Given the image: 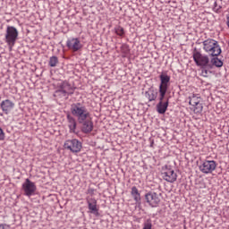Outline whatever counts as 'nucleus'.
I'll use <instances>...</instances> for the list:
<instances>
[{
  "label": "nucleus",
  "mask_w": 229,
  "mask_h": 229,
  "mask_svg": "<svg viewBox=\"0 0 229 229\" xmlns=\"http://www.w3.org/2000/svg\"><path fill=\"white\" fill-rule=\"evenodd\" d=\"M71 113L73 117H76L78 123L82 124V131L84 133H90L94 130V123L90 118V112L87 109V106L78 102L72 104L71 106Z\"/></svg>",
  "instance_id": "1"
},
{
  "label": "nucleus",
  "mask_w": 229,
  "mask_h": 229,
  "mask_svg": "<svg viewBox=\"0 0 229 229\" xmlns=\"http://www.w3.org/2000/svg\"><path fill=\"white\" fill-rule=\"evenodd\" d=\"M203 49L210 56H219L221 55V46L216 39L208 38L203 41Z\"/></svg>",
  "instance_id": "2"
},
{
  "label": "nucleus",
  "mask_w": 229,
  "mask_h": 229,
  "mask_svg": "<svg viewBox=\"0 0 229 229\" xmlns=\"http://www.w3.org/2000/svg\"><path fill=\"white\" fill-rule=\"evenodd\" d=\"M189 105L191 110H193L194 114H201L203 112V105L201 104V97L199 94H191L188 97Z\"/></svg>",
  "instance_id": "3"
},
{
  "label": "nucleus",
  "mask_w": 229,
  "mask_h": 229,
  "mask_svg": "<svg viewBox=\"0 0 229 229\" xmlns=\"http://www.w3.org/2000/svg\"><path fill=\"white\" fill-rule=\"evenodd\" d=\"M160 85H159V103H164L165 99V94L169 89V81H171V77L167 74L160 75Z\"/></svg>",
  "instance_id": "4"
},
{
  "label": "nucleus",
  "mask_w": 229,
  "mask_h": 229,
  "mask_svg": "<svg viewBox=\"0 0 229 229\" xmlns=\"http://www.w3.org/2000/svg\"><path fill=\"white\" fill-rule=\"evenodd\" d=\"M19 38V30L13 26H8L5 32V42L10 49L15 46L17 38Z\"/></svg>",
  "instance_id": "5"
},
{
  "label": "nucleus",
  "mask_w": 229,
  "mask_h": 229,
  "mask_svg": "<svg viewBox=\"0 0 229 229\" xmlns=\"http://www.w3.org/2000/svg\"><path fill=\"white\" fill-rule=\"evenodd\" d=\"M161 176L163 180L169 183H174L178 178V174L174 173V169L171 165H164L161 170Z\"/></svg>",
  "instance_id": "6"
},
{
  "label": "nucleus",
  "mask_w": 229,
  "mask_h": 229,
  "mask_svg": "<svg viewBox=\"0 0 229 229\" xmlns=\"http://www.w3.org/2000/svg\"><path fill=\"white\" fill-rule=\"evenodd\" d=\"M217 167V162L214 160H203L200 165H199V169L200 173H203V174H212L214 173V170Z\"/></svg>",
  "instance_id": "7"
},
{
  "label": "nucleus",
  "mask_w": 229,
  "mask_h": 229,
  "mask_svg": "<svg viewBox=\"0 0 229 229\" xmlns=\"http://www.w3.org/2000/svg\"><path fill=\"white\" fill-rule=\"evenodd\" d=\"M64 149L71 151L72 153H80L81 151V143L80 140L73 139V140H67L64 144Z\"/></svg>",
  "instance_id": "8"
},
{
  "label": "nucleus",
  "mask_w": 229,
  "mask_h": 229,
  "mask_svg": "<svg viewBox=\"0 0 229 229\" xmlns=\"http://www.w3.org/2000/svg\"><path fill=\"white\" fill-rule=\"evenodd\" d=\"M193 60L199 67H208V64H210V59H208V56L201 55L199 51L193 52Z\"/></svg>",
  "instance_id": "9"
},
{
  "label": "nucleus",
  "mask_w": 229,
  "mask_h": 229,
  "mask_svg": "<svg viewBox=\"0 0 229 229\" xmlns=\"http://www.w3.org/2000/svg\"><path fill=\"white\" fill-rule=\"evenodd\" d=\"M22 190L24 195L30 198V196H34L35 192H37V185L30 179H26L22 184Z\"/></svg>",
  "instance_id": "10"
},
{
  "label": "nucleus",
  "mask_w": 229,
  "mask_h": 229,
  "mask_svg": "<svg viewBox=\"0 0 229 229\" xmlns=\"http://www.w3.org/2000/svg\"><path fill=\"white\" fill-rule=\"evenodd\" d=\"M145 199L150 207H158V204L160 203V195L157 192L150 191L145 195Z\"/></svg>",
  "instance_id": "11"
},
{
  "label": "nucleus",
  "mask_w": 229,
  "mask_h": 229,
  "mask_svg": "<svg viewBox=\"0 0 229 229\" xmlns=\"http://www.w3.org/2000/svg\"><path fill=\"white\" fill-rule=\"evenodd\" d=\"M66 46L68 49H70V51H72L73 53L80 51V49L83 47V45H81V41L78 38H72L71 39H68L66 42Z\"/></svg>",
  "instance_id": "12"
},
{
  "label": "nucleus",
  "mask_w": 229,
  "mask_h": 229,
  "mask_svg": "<svg viewBox=\"0 0 229 229\" xmlns=\"http://www.w3.org/2000/svg\"><path fill=\"white\" fill-rule=\"evenodd\" d=\"M76 88L69 81H64L59 84V92H62L64 96H69L71 94H74V90Z\"/></svg>",
  "instance_id": "13"
},
{
  "label": "nucleus",
  "mask_w": 229,
  "mask_h": 229,
  "mask_svg": "<svg viewBox=\"0 0 229 229\" xmlns=\"http://www.w3.org/2000/svg\"><path fill=\"white\" fill-rule=\"evenodd\" d=\"M2 111L8 115L12 110H13V107L15 106V104L10 100V99H5L3 100L0 104Z\"/></svg>",
  "instance_id": "14"
},
{
  "label": "nucleus",
  "mask_w": 229,
  "mask_h": 229,
  "mask_svg": "<svg viewBox=\"0 0 229 229\" xmlns=\"http://www.w3.org/2000/svg\"><path fill=\"white\" fill-rule=\"evenodd\" d=\"M87 203L89 207V210H90L91 214L98 213V200L96 199H87Z\"/></svg>",
  "instance_id": "15"
},
{
  "label": "nucleus",
  "mask_w": 229,
  "mask_h": 229,
  "mask_svg": "<svg viewBox=\"0 0 229 229\" xmlns=\"http://www.w3.org/2000/svg\"><path fill=\"white\" fill-rule=\"evenodd\" d=\"M167 106H169V98L165 102H159L157 106L158 114L167 112Z\"/></svg>",
  "instance_id": "16"
},
{
  "label": "nucleus",
  "mask_w": 229,
  "mask_h": 229,
  "mask_svg": "<svg viewBox=\"0 0 229 229\" xmlns=\"http://www.w3.org/2000/svg\"><path fill=\"white\" fill-rule=\"evenodd\" d=\"M145 96L148 101H155L158 98V92L155 89H149L145 93Z\"/></svg>",
  "instance_id": "17"
},
{
  "label": "nucleus",
  "mask_w": 229,
  "mask_h": 229,
  "mask_svg": "<svg viewBox=\"0 0 229 229\" xmlns=\"http://www.w3.org/2000/svg\"><path fill=\"white\" fill-rule=\"evenodd\" d=\"M131 194L136 203H139V201H140V193L139 192V189H137L135 186L131 188Z\"/></svg>",
  "instance_id": "18"
},
{
  "label": "nucleus",
  "mask_w": 229,
  "mask_h": 229,
  "mask_svg": "<svg viewBox=\"0 0 229 229\" xmlns=\"http://www.w3.org/2000/svg\"><path fill=\"white\" fill-rule=\"evenodd\" d=\"M68 123H69V128L71 131H74L76 130V120L74 117L71 116L70 114L67 115Z\"/></svg>",
  "instance_id": "19"
},
{
  "label": "nucleus",
  "mask_w": 229,
  "mask_h": 229,
  "mask_svg": "<svg viewBox=\"0 0 229 229\" xmlns=\"http://www.w3.org/2000/svg\"><path fill=\"white\" fill-rule=\"evenodd\" d=\"M48 65L50 67H56V65H58V57H56L55 55L50 57L49 62H48Z\"/></svg>",
  "instance_id": "20"
},
{
  "label": "nucleus",
  "mask_w": 229,
  "mask_h": 229,
  "mask_svg": "<svg viewBox=\"0 0 229 229\" xmlns=\"http://www.w3.org/2000/svg\"><path fill=\"white\" fill-rule=\"evenodd\" d=\"M221 8H223L221 6V0L215 1L214 7H213L214 12H216V13H219V12H221Z\"/></svg>",
  "instance_id": "21"
},
{
  "label": "nucleus",
  "mask_w": 229,
  "mask_h": 229,
  "mask_svg": "<svg viewBox=\"0 0 229 229\" xmlns=\"http://www.w3.org/2000/svg\"><path fill=\"white\" fill-rule=\"evenodd\" d=\"M211 63L215 65V67H223V61L217 57H214L211 60Z\"/></svg>",
  "instance_id": "22"
},
{
  "label": "nucleus",
  "mask_w": 229,
  "mask_h": 229,
  "mask_svg": "<svg viewBox=\"0 0 229 229\" xmlns=\"http://www.w3.org/2000/svg\"><path fill=\"white\" fill-rule=\"evenodd\" d=\"M114 31H115L116 35H118L119 37L124 36V29L121 26L116 27L114 29Z\"/></svg>",
  "instance_id": "23"
},
{
  "label": "nucleus",
  "mask_w": 229,
  "mask_h": 229,
  "mask_svg": "<svg viewBox=\"0 0 229 229\" xmlns=\"http://www.w3.org/2000/svg\"><path fill=\"white\" fill-rule=\"evenodd\" d=\"M152 228H153V224L151 223L150 219H148L147 221L144 222L143 229H152Z\"/></svg>",
  "instance_id": "24"
},
{
  "label": "nucleus",
  "mask_w": 229,
  "mask_h": 229,
  "mask_svg": "<svg viewBox=\"0 0 229 229\" xmlns=\"http://www.w3.org/2000/svg\"><path fill=\"white\" fill-rule=\"evenodd\" d=\"M94 192H96L94 188H89L87 191V194H89L90 196H94Z\"/></svg>",
  "instance_id": "25"
},
{
  "label": "nucleus",
  "mask_w": 229,
  "mask_h": 229,
  "mask_svg": "<svg viewBox=\"0 0 229 229\" xmlns=\"http://www.w3.org/2000/svg\"><path fill=\"white\" fill-rule=\"evenodd\" d=\"M0 140H4V131L0 128Z\"/></svg>",
  "instance_id": "26"
},
{
  "label": "nucleus",
  "mask_w": 229,
  "mask_h": 229,
  "mask_svg": "<svg viewBox=\"0 0 229 229\" xmlns=\"http://www.w3.org/2000/svg\"><path fill=\"white\" fill-rule=\"evenodd\" d=\"M122 51H123V53H128V46L123 45L122 46Z\"/></svg>",
  "instance_id": "27"
},
{
  "label": "nucleus",
  "mask_w": 229,
  "mask_h": 229,
  "mask_svg": "<svg viewBox=\"0 0 229 229\" xmlns=\"http://www.w3.org/2000/svg\"><path fill=\"white\" fill-rule=\"evenodd\" d=\"M201 74H202V76H204V78H207V76H208V71L202 70Z\"/></svg>",
  "instance_id": "28"
},
{
  "label": "nucleus",
  "mask_w": 229,
  "mask_h": 229,
  "mask_svg": "<svg viewBox=\"0 0 229 229\" xmlns=\"http://www.w3.org/2000/svg\"><path fill=\"white\" fill-rule=\"evenodd\" d=\"M6 226H8V225H6L4 224H1L0 225V229H4V228H6Z\"/></svg>",
  "instance_id": "29"
}]
</instances>
